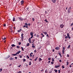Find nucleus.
Listing matches in <instances>:
<instances>
[{
	"label": "nucleus",
	"instance_id": "obj_28",
	"mask_svg": "<svg viewBox=\"0 0 73 73\" xmlns=\"http://www.w3.org/2000/svg\"><path fill=\"white\" fill-rule=\"evenodd\" d=\"M29 43H27V46H29Z\"/></svg>",
	"mask_w": 73,
	"mask_h": 73
},
{
	"label": "nucleus",
	"instance_id": "obj_50",
	"mask_svg": "<svg viewBox=\"0 0 73 73\" xmlns=\"http://www.w3.org/2000/svg\"><path fill=\"white\" fill-rule=\"evenodd\" d=\"M71 9V7H70L69 8H68V9L70 10Z\"/></svg>",
	"mask_w": 73,
	"mask_h": 73
},
{
	"label": "nucleus",
	"instance_id": "obj_23",
	"mask_svg": "<svg viewBox=\"0 0 73 73\" xmlns=\"http://www.w3.org/2000/svg\"><path fill=\"white\" fill-rule=\"evenodd\" d=\"M23 60V62H25L26 61V59H25V58H24Z\"/></svg>",
	"mask_w": 73,
	"mask_h": 73
},
{
	"label": "nucleus",
	"instance_id": "obj_18",
	"mask_svg": "<svg viewBox=\"0 0 73 73\" xmlns=\"http://www.w3.org/2000/svg\"><path fill=\"white\" fill-rule=\"evenodd\" d=\"M21 4H23V3H24V1H21Z\"/></svg>",
	"mask_w": 73,
	"mask_h": 73
},
{
	"label": "nucleus",
	"instance_id": "obj_27",
	"mask_svg": "<svg viewBox=\"0 0 73 73\" xmlns=\"http://www.w3.org/2000/svg\"><path fill=\"white\" fill-rule=\"evenodd\" d=\"M70 48V45H69L68 47V49H69V48Z\"/></svg>",
	"mask_w": 73,
	"mask_h": 73
},
{
	"label": "nucleus",
	"instance_id": "obj_1",
	"mask_svg": "<svg viewBox=\"0 0 73 73\" xmlns=\"http://www.w3.org/2000/svg\"><path fill=\"white\" fill-rule=\"evenodd\" d=\"M23 36H24V34L23 33H22L21 35V39L22 41H23V40L24 39V37Z\"/></svg>",
	"mask_w": 73,
	"mask_h": 73
},
{
	"label": "nucleus",
	"instance_id": "obj_9",
	"mask_svg": "<svg viewBox=\"0 0 73 73\" xmlns=\"http://www.w3.org/2000/svg\"><path fill=\"white\" fill-rule=\"evenodd\" d=\"M64 26L63 25H60V27L61 28H63V27H64Z\"/></svg>",
	"mask_w": 73,
	"mask_h": 73
},
{
	"label": "nucleus",
	"instance_id": "obj_32",
	"mask_svg": "<svg viewBox=\"0 0 73 73\" xmlns=\"http://www.w3.org/2000/svg\"><path fill=\"white\" fill-rule=\"evenodd\" d=\"M2 70H3L2 68H0V72H1L2 71Z\"/></svg>",
	"mask_w": 73,
	"mask_h": 73
},
{
	"label": "nucleus",
	"instance_id": "obj_36",
	"mask_svg": "<svg viewBox=\"0 0 73 73\" xmlns=\"http://www.w3.org/2000/svg\"><path fill=\"white\" fill-rule=\"evenodd\" d=\"M41 35L42 36V37H44V36H44V35H43V34L42 33H41Z\"/></svg>",
	"mask_w": 73,
	"mask_h": 73
},
{
	"label": "nucleus",
	"instance_id": "obj_35",
	"mask_svg": "<svg viewBox=\"0 0 73 73\" xmlns=\"http://www.w3.org/2000/svg\"><path fill=\"white\" fill-rule=\"evenodd\" d=\"M25 25H26L27 26H28V24H27V23H25Z\"/></svg>",
	"mask_w": 73,
	"mask_h": 73
},
{
	"label": "nucleus",
	"instance_id": "obj_52",
	"mask_svg": "<svg viewBox=\"0 0 73 73\" xmlns=\"http://www.w3.org/2000/svg\"><path fill=\"white\" fill-rule=\"evenodd\" d=\"M48 60H50V58H49L48 59Z\"/></svg>",
	"mask_w": 73,
	"mask_h": 73
},
{
	"label": "nucleus",
	"instance_id": "obj_44",
	"mask_svg": "<svg viewBox=\"0 0 73 73\" xmlns=\"http://www.w3.org/2000/svg\"><path fill=\"white\" fill-rule=\"evenodd\" d=\"M62 68H63V69H64V68H65V67L64 66V65H63L62 66Z\"/></svg>",
	"mask_w": 73,
	"mask_h": 73
},
{
	"label": "nucleus",
	"instance_id": "obj_54",
	"mask_svg": "<svg viewBox=\"0 0 73 73\" xmlns=\"http://www.w3.org/2000/svg\"><path fill=\"white\" fill-rule=\"evenodd\" d=\"M58 71L59 72L58 73H60V72H60V70H59Z\"/></svg>",
	"mask_w": 73,
	"mask_h": 73
},
{
	"label": "nucleus",
	"instance_id": "obj_3",
	"mask_svg": "<svg viewBox=\"0 0 73 73\" xmlns=\"http://www.w3.org/2000/svg\"><path fill=\"white\" fill-rule=\"evenodd\" d=\"M28 41L29 42L30 44H32V42L31 41V39L30 38H29L28 39Z\"/></svg>",
	"mask_w": 73,
	"mask_h": 73
},
{
	"label": "nucleus",
	"instance_id": "obj_41",
	"mask_svg": "<svg viewBox=\"0 0 73 73\" xmlns=\"http://www.w3.org/2000/svg\"><path fill=\"white\" fill-rule=\"evenodd\" d=\"M51 64H54V62H53L52 61L51 62Z\"/></svg>",
	"mask_w": 73,
	"mask_h": 73
},
{
	"label": "nucleus",
	"instance_id": "obj_6",
	"mask_svg": "<svg viewBox=\"0 0 73 73\" xmlns=\"http://www.w3.org/2000/svg\"><path fill=\"white\" fill-rule=\"evenodd\" d=\"M55 48L56 50H59L60 49V47H56Z\"/></svg>",
	"mask_w": 73,
	"mask_h": 73
},
{
	"label": "nucleus",
	"instance_id": "obj_47",
	"mask_svg": "<svg viewBox=\"0 0 73 73\" xmlns=\"http://www.w3.org/2000/svg\"><path fill=\"white\" fill-rule=\"evenodd\" d=\"M59 61L60 62H62V60H59Z\"/></svg>",
	"mask_w": 73,
	"mask_h": 73
},
{
	"label": "nucleus",
	"instance_id": "obj_59",
	"mask_svg": "<svg viewBox=\"0 0 73 73\" xmlns=\"http://www.w3.org/2000/svg\"><path fill=\"white\" fill-rule=\"evenodd\" d=\"M46 36L47 37H49V35H48V34H47Z\"/></svg>",
	"mask_w": 73,
	"mask_h": 73
},
{
	"label": "nucleus",
	"instance_id": "obj_14",
	"mask_svg": "<svg viewBox=\"0 0 73 73\" xmlns=\"http://www.w3.org/2000/svg\"><path fill=\"white\" fill-rule=\"evenodd\" d=\"M12 47H15V46H16L14 44H13L11 45Z\"/></svg>",
	"mask_w": 73,
	"mask_h": 73
},
{
	"label": "nucleus",
	"instance_id": "obj_37",
	"mask_svg": "<svg viewBox=\"0 0 73 73\" xmlns=\"http://www.w3.org/2000/svg\"><path fill=\"white\" fill-rule=\"evenodd\" d=\"M38 58V57H37L35 59V61H36V60H37V59Z\"/></svg>",
	"mask_w": 73,
	"mask_h": 73
},
{
	"label": "nucleus",
	"instance_id": "obj_25",
	"mask_svg": "<svg viewBox=\"0 0 73 73\" xmlns=\"http://www.w3.org/2000/svg\"><path fill=\"white\" fill-rule=\"evenodd\" d=\"M54 71L55 72V73H57V70H54Z\"/></svg>",
	"mask_w": 73,
	"mask_h": 73
},
{
	"label": "nucleus",
	"instance_id": "obj_26",
	"mask_svg": "<svg viewBox=\"0 0 73 73\" xmlns=\"http://www.w3.org/2000/svg\"><path fill=\"white\" fill-rule=\"evenodd\" d=\"M21 49L23 51H24V48H23V47H21Z\"/></svg>",
	"mask_w": 73,
	"mask_h": 73
},
{
	"label": "nucleus",
	"instance_id": "obj_15",
	"mask_svg": "<svg viewBox=\"0 0 73 73\" xmlns=\"http://www.w3.org/2000/svg\"><path fill=\"white\" fill-rule=\"evenodd\" d=\"M58 54H59V56H60V57H62V56H61V52H60V53H58Z\"/></svg>",
	"mask_w": 73,
	"mask_h": 73
},
{
	"label": "nucleus",
	"instance_id": "obj_58",
	"mask_svg": "<svg viewBox=\"0 0 73 73\" xmlns=\"http://www.w3.org/2000/svg\"><path fill=\"white\" fill-rule=\"evenodd\" d=\"M19 45H20V44H21V42H19Z\"/></svg>",
	"mask_w": 73,
	"mask_h": 73
},
{
	"label": "nucleus",
	"instance_id": "obj_29",
	"mask_svg": "<svg viewBox=\"0 0 73 73\" xmlns=\"http://www.w3.org/2000/svg\"><path fill=\"white\" fill-rule=\"evenodd\" d=\"M44 21H46V23H48V21H47V20H46V19L45 20H44Z\"/></svg>",
	"mask_w": 73,
	"mask_h": 73
},
{
	"label": "nucleus",
	"instance_id": "obj_62",
	"mask_svg": "<svg viewBox=\"0 0 73 73\" xmlns=\"http://www.w3.org/2000/svg\"><path fill=\"white\" fill-rule=\"evenodd\" d=\"M71 65H71V64L70 65L69 67H70V68H71V67H72V66H71Z\"/></svg>",
	"mask_w": 73,
	"mask_h": 73
},
{
	"label": "nucleus",
	"instance_id": "obj_40",
	"mask_svg": "<svg viewBox=\"0 0 73 73\" xmlns=\"http://www.w3.org/2000/svg\"><path fill=\"white\" fill-rule=\"evenodd\" d=\"M32 48H35V46L34 45H32Z\"/></svg>",
	"mask_w": 73,
	"mask_h": 73
},
{
	"label": "nucleus",
	"instance_id": "obj_2",
	"mask_svg": "<svg viewBox=\"0 0 73 73\" xmlns=\"http://www.w3.org/2000/svg\"><path fill=\"white\" fill-rule=\"evenodd\" d=\"M63 50H62V53H63V54H64V51H65V47H63Z\"/></svg>",
	"mask_w": 73,
	"mask_h": 73
},
{
	"label": "nucleus",
	"instance_id": "obj_39",
	"mask_svg": "<svg viewBox=\"0 0 73 73\" xmlns=\"http://www.w3.org/2000/svg\"><path fill=\"white\" fill-rule=\"evenodd\" d=\"M27 58H28V59L29 58V56H28V55H27Z\"/></svg>",
	"mask_w": 73,
	"mask_h": 73
},
{
	"label": "nucleus",
	"instance_id": "obj_7",
	"mask_svg": "<svg viewBox=\"0 0 73 73\" xmlns=\"http://www.w3.org/2000/svg\"><path fill=\"white\" fill-rule=\"evenodd\" d=\"M30 35L31 36H33V32H31L30 33Z\"/></svg>",
	"mask_w": 73,
	"mask_h": 73
},
{
	"label": "nucleus",
	"instance_id": "obj_11",
	"mask_svg": "<svg viewBox=\"0 0 73 73\" xmlns=\"http://www.w3.org/2000/svg\"><path fill=\"white\" fill-rule=\"evenodd\" d=\"M52 1L53 3H55L56 2V0H52Z\"/></svg>",
	"mask_w": 73,
	"mask_h": 73
},
{
	"label": "nucleus",
	"instance_id": "obj_63",
	"mask_svg": "<svg viewBox=\"0 0 73 73\" xmlns=\"http://www.w3.org/2000/svg\"><path fill=\"white\" fill-rule=\"evenodd\" d=\"M17 32H20V30H18Z\"/></svg>",
	"mask_w": 73,
	"mask_h": 73
},
{
	"label": "nucleus",
	"instance_id": "obj_61",
	"mask_svg": "<svg viewBox=\"0 0 73 73\" xmlns=\"http://www.w3.org/2000/svg\"><path fill=\"white\" fill-rule=\"evenodd\" d=\"M25 27H26V26H25V25H24V26H23V28H25Z\"/></svg>",
	"mask_w": 73,
	"mask_h": 73
},
{
	"label": "nucleus",
	"instance_id": "obj_46",
	"mask_svg": "<svg viewBox=\"0 0 73 73\" xmlns=\"http://www.w3.org/2000/svg\"><path fill=\"white\" fill-rule=\"evenodd\" d=\"M32 20L33 21H35V19H34V18H33Z\"/></svg>",
	"mask_w": 73,
	"mask_h": 73
},
{
	"label": "nucleus",
	"instance_id": "obj_20",
	"mask_svg": "<svg viewBox=\"0 0 73 73\" xmlns=\"http://www.w3.org/2000/svg\"><path fill=\"white\" fill-rule=\"evenodd\" d=\"M13 21H15V18L14 17H13Z\"/></svg>",
	"mask_w": 73,
	"mask_h": 73
},
{
	"label": "nucleus",
	"instance_id": "obj_30",
	"mask_svg": "<svg viewBox=\"0 0 73 73\" xmlns=\"http://www.w3.org/2000/svg\"><path fill=\"white\" fill-rule=\"evenodd\" d=\"M45 72H46V73H48V70H46L45 71Z\"/></svg>",
	"mask_w": 73,
	"mask_h": 73
},
{
	"label": "nucleus",
	"instance_id": "obj_43",
	"mask_svg": "<svg viewBox=\"0 0 73 73\" xmlns=\"http://www.w3.org/2000/svg\"><path fill=\"white\" fill-rule=\"evenodd\" d=\"M19 57L21 58H22V56H21V55H20L19 56Z\"/></svg>",
	"mask_w": 73,
	"mask_h": 73
},
{
	"label": "nucleus",
	"instance_id": "obj_38",
	"mask_svg": "<svg viewBox=\"0 0 73 73\" xmlns=\"http://www.w3.org/2000/svg\"><path fill=\"white\" fill-rule=\"evenodd\" d=\"M52 61H54V59L53 58H52Z\"/></svg>",
	"mask_w": 73,
	"mask_h": 73
},
{
	"label": "nucleus",
	"instance_id": "obj_24",
	"mask_svg": "<svg viewBox=\"0 0 73 73\" xmlns=\"http://www.w3.org/2000/svg\"><path fill=\"white\" fill-rule=\"evenodd\" d=\"M31 62H30L29 64V65H31V64H32Z\"/></svg>",
	"mask_w": 73,
	"mask_h": 73
},
{
	"label": "nucleus",
	"instance_id": "obj_5",
	"mask_svg": "<svg viewBox=\"0 0 73 73\" xmlns=\"http://www.w3.org/2000/svg\"><path fill=\"white\" fill-rule=\"evenodd\" d=\"M13 58L11 57L9 58L10 61H12V60H13Z\"/></svg>",
	"mask_w": 73,
	"mask_h": 73
},
{
	"label": "nucleus",
	"instance_id": "obj_19",
	"mask_svg": "<svg viewBox=\"0 0 73 73\" xmlns=\"http://www.w3.org/2000/svg\"><path fill=\"white\" fill-rule=\"evenodd\" d=\"M32 54H33V52H31V53L30 54V57H32Z\"/></svg>",
	"mask_w": 73,
	"mask_h": 73
},
{
	"label": "nucleus",
	"instance_id": "obj_12",
	"mask_svg": "<svg viewBox=\"0 0 73 73\" xmlns=\"http://www.w3.org/2000/svg\"><path fill=\"white\" fill-rule=\"evenodd\" d=\"M19 20H21V21H23V18H22L21 17H19Z\"/></svg>",
	"mask_w": 73,
	"mask_h": 73
},
{
	"label": "nucleus",
	"instance_id": "obj_42",
	"mask_svg": "<svg viewBox=\"0 0 73 73\" xmlns=\"http://www.w3.org/2000/svg\"><path fill=\"white\" fill-rule=\"evenodd\" d=\"M3 27H6V25L5 24H4Z\"/></svg>",
	"mask_w": 73,
	"mask_h": 73
},
{
	"label": "nucleus",
	"instance_id": "obj_31",
	"mask_svg": "<svg viewBox=\"0 0 73 73\" xmlns=\"http://www.w3.org/2000/svg\"><path fill=\"white\" fill-rule=\"evenodd\" d=\"M67 57H69V54H67Z\"/></svg>",
	"mask_w": 73,
	"mask_h": 73
},
{
	"label": "nucleus",
	"instance_id": "obj_13",
	"mask_svg": "<svg viewBox=\"0 0 73 73\" xmlns=\"http://www.w3.org/2000/svg\"><path fill=\"white\" fill-rule=\"evenodd\" d=\"M55 68H58L60 67V65H59L58 66H55Z\"/></svg>",
	"mask_w": 73,
	"mask_h": 73
},
{
	"label": "nucleus",
	"instance_id": "obj_33",
	"mask_svg": "<svg viewBox=\"0 0 73 73\" xmlns=\"http://www.w3.org/2000/svg\"><path fill=\"white\" fill-rule=\"evenodd\" d=\"M39 61H42V59H41V58H39Z\"/></svg>",
	"mask_w": 73,
	"mask_h": 73
},
{
	"label": "nucleus",
	"instance_id": "obj_17",
	"mask_svg": "<svg viewBox=\"0 0 73 73\" xmlns=\"http://www.w3.org/2000/svg\"><path fill=\"white\" fill-rule=\"evenodd\" d=\"M11 55L14 56H16L17 55V54H16H16H12Z\"/></svg>",
	"mask_w": 73,
	"mask_h": 73
},
{
	"label": "nucleus",
	"instance_id": "obj_64",
	"mask_svg": "<svg viewBox=\"0 0 73 73\" xmlns=\"http://www.w3.org/2000/svg\"><path fill=\"white\" fill-rule=\"evenodd\" d=\"M73 25V23H72L71 25V26H72V25Z\"/></svg>",
	"mask_w": 73,
	"mask_h": 73
},
{
	"label": "nucleus",
	"instance_id": "obj_56",
	"mask_svg": "<svg viewBox=\"0 0 73 73\" xmlns=\"http://www.w3.org/2000/svg\"><path fill=\"white\" fill-rule=\"evenodd\" d=\"M20 66H21V65H20L19 66H18V68H20Z\"/></svg>",
	"mask_w": 73,
	"mask_h": 73
},
{
	"label": "nucleus",
	"instance_id": "obj_60",
	"mask_svg": "<svg viewBox=\"0 0 73 73\" xmlns=\"http://www.w3.org/2000/svg\"><path fill=\"white\" fill-rule=\"evenodd\" d=\"M45 13L46 14V13H47V12L46 11H45Z\"/></svg>",
	"mask_w": 73,
	"mask_h": 73
},
{
	"label": "nucleus",
	"instance_id": "obj_4",
	"mask_svg": "<svg viewBox=\"0 0 73 73\" xmlns=\"http://www.w3.org/2000/svg\"><path fill=\"white\" fill-rule=\"evenodd\" d=\"M67 37H68V38H69V39H70V38L71 37L70 36H69V33H67Z\"/></svg>",
	"mask_w": 73,
	"mask_h": 73
},
{
	"label": "nucleus",
	"instance_id": "obj_51",
	"mask_svg": "<svg viewBox=\"0 0 73 73\" xmlns=\"http://www.w3.org/2000/svg\"><path fill=\"white\" fill-rule=\"evenodd\" d=\"M34 40H33V41L32 42V43H33V44H34Z\"/></svg>",
	"mask_w": 73,
	"mask_h": 73
},
{
	"label": "nucleus",
	"instance_id": "obj_48",
	"mask_svg": "<svg viewBox=\"0 0 73 73\" xmlns=\"http://www.w3.org/2000/svg\"><path fill=\"white\" fill-rule=\"evenodd\" d=\"M2 39L3 40H5L6 39V38H5V37L4 38H2Z\"/></svg>",
	"mask_w": 73,
	"mask_h": 73
},
{
	"label": "nucleus",
	"instance_id": "obj_10",
	"mask_svg": "<svg viewBox=\"0 0 73 73\" xmlns=\"http://www.w3.org/2000/svg\"><path fill=\"white\" fill-rule=\"evenodd\" d=\"M21 52V51H19L18 52H17L16 53V54H19V53H20Z\"/></svg>",
	"mask_w": 73,
	"mask_h": 73
},
{
	"label": "nucleus",
	"instance_id": "obj_45",
	"mask_svg": "<svg viewBox=\"0 0 73 73\" xmlns=\"http://www.w3.org/2000/svg\"><path fill=\"white\" fill-rule=\"evenodd\" d=\"M22 72H21V71H19L18 72H17V73H21Z\"/></svg>",
	"mask_w": 73,
	"mask_h": 73
},
{
	"label": "nucleus",
	"instance_id": "obj_55",
	"mask_svg": "<svg viewBox=\"0 0 73 73\" xmlns=\"http://www.w3.org/2000/svg\"><path fill=\"white\" fill-rule=\"evenodd\" d=\"M26 9L27 10H28V9H29V7H27L26 8Z\"/></svg>",
	"mask_w": 73,
	"mask_h": 73
},
{
	"label": "nucleus",
	"instance_id": "obj_53",
	"mask_svg": "<svg viewBox=\"0 0 73 73\" xmlns=\"http://www.w3.org/2000/svg\"><path fill=\"white\" fill-rule=\"evenodd\" d=\"M33 36H31V37H30V38H33Z\"/></svg>",
	"mask_w": 73,
	"mask_h": 73
},
{
	"label": "nucleus",
	"instance_id": "obj_8",
	"mask_svg": "<svg viewBox=\"0 0 73 73\" xmlns=\"http://www.w3.org/2000/svg\"><path fill=\"white\" fill-rule=\"evenodd\" d=\"M67 12L68 13H70L71 12L70 11V10H69V9H68Z\"/></svg>",
	"mask_w": 73,
	"mask_h": 73
},
{
	"label": "nucleus",
	"instance_id": "obj_49",
	"mask_svg": "<svg viewBox=\"0 0 73 73\" xmlns=\"http://www.w3.org/2000/svg\"><path fill=\"white\" fill-rule=\"evenodd\" d=\"M68 36H65V38H68Z\"/></svg>",
	"mask_w": 73,
	"mask_h": 73
},
{
	"label": "nucleus",
	"instance_id": "obj_57",
	"mask_svg": "<svg viewBox=\"0 0 73 73\" xmlns=\"http://www.w3.org/2000/svg\"><path fill=\"white\" fill-rule=\"evenodd\" d=\"M15 58L16 59V60H17V57H15Z\"/></svg>",
	"mask_w": 73,
	"mask_h": 73
},
{
	"label": "nucleus",
	"instance_id": "obj_16",
	"mask_svg": "<svg viewBox=\"0 0 73 73\" xmlns=\"http://www.w3.org/2000/svg\"><path fill=\"white\" fill-rule=\"evenodd\" d=\"M43 33H44V35H46V34H47V33H46V32H43Z\"/></svg>",
	"mask_w": 73,
	"mask_h": 73
},
{
	"label": "nucleus",
	"instance_id": "obj_22",
	"mask_svg": "<svg viewBox=\"0 0 73 73\" xmlns=\"http://www.w3.org/2000/svg\"><path fill=\"white\" fill-rule=\"evenodd\" d=\"M66 65H69V62L68 61L66 62Z\"/></svg>",
	"mask_w": 73,
	"mask_h": 73
},
{
	"label": "nucleus",
	"instance_id": "obj_34",
	"mask_svg": "<svg viewBox=\"0 0 73 73\" xmlns=\"http://www.w3.org/2000/svg\"><path fill=\"white\" fill-rule=\"evenodd\" d=\"M17 48L18 49H19V48H20V46H17Z\"/></svg>",
	"mask_w": 73,
	"mask_h": 73
},
{
	"label": "nucleus",
	"instance_id": "obj_21",
	"mask_svg": "<svg viewBox=\"0 0 73 73\" xmlns=\"http://www.w3.org/2000/svg\"><path fill=\"white\" fill-rule=\"evenodd\" d=\"M11 57V56L9 55H8L7 56V58H6V59H7V58H9Z\"/></svg>",
	"mask_w": 73,
	"mask_h": 73
}]
</instances>
